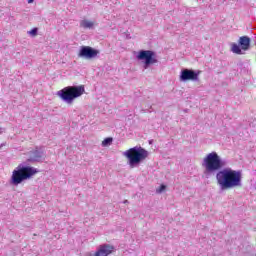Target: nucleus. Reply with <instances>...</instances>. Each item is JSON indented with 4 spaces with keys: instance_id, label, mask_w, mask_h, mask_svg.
Segmentation results:
<instances>
[{
    "instance_id": "1",
    "label": "nucleus",
    "mask_w": 256,
    "mask_h": 256,
    "mask_svg": "<svg viewBox=\"0 0 256 256\" xmlns=\"http://www.w3.org/2000/svg\"><path fill=\"white\" fill-rule=\"evenodd\" d=\"M225 165H227V161L221 159L217 152H211L207 154L202 161L204 175L208 177L209 175L216 173V181L217 185L220 187V191H227V189H235V187H241L243 185L242 172L240 170H233L231 168L223 169Z\"/></svg>"
},
{
    "instance_id": "2",
    "label": "nucleus",
    "mask_w": 256,
    "mask_h": 256,
    "mask_svg": "<svg viewBox=\"0 0 256 256\" xmlns=\"http://www.w3.org/2000/svg\"><path fill=\"white\" fill-rule=\"evenodd\" d=\"M45 160L43 151L35 149L29 152L28 159L19 164L16 169L12 172L11 185L17 187L21 185L23 181L31 179L33 176L39 173V169L30 166L33 163H41Z\"/></svg>"
},
{
    "instance_id": "3",
    "label": "nucleus",
    "mask_w": 256,
    "mask_h": 256,
    "mask_svg": "<svg viewBox=\"0 0 256 256\" xmlns=\"http://www.w3.org/2000/svg\"><path fill=\"white\" fill-rule=\"evenodd\" d=\"M124 157L128 159V165L131 169H135V167H139L149 157V152L145 148L136 146L125 151Z\"/></svg>"
},
{
    "instance_id": "4",
    "label": "nucleus",
    "mask_w": 256,
    "mask_h": 256,
    "mask_svg": "<svg viewBox=\"0 0 256 256\" xmlns=\"http://www.w3.org/2000/svg\"><path fill=\"white\" fill-rule=\"evenodd\" d=\"M85 93V86H68L63 88L62 90L57 92L58 97L64 101V103H67L68 105H71L75 99L78 97H81Z\"/></svg>"
},
{
    "instance_id": "5",
    "label": "nucleus",
    "mask_w": 256,
    "mask_h": 256,
    "mask_svg": "<svg viewBox=\"0 0 256 256\" xmlns=\"http://www.w3.org/2000/svg\"><path fill=\"white\" fill-rule=\"evenodd\" d=\"M138 61H144L143 69H149L151 65H155V63H159L157 59V53L153 50H140L136 56Z\"/></svg>"
},
{
    "instance_id": "6",
    "label": "nucleus",
    "mask_w": 256,
    "mask_h": 256,
    "mask_svg": "<svg viewBox=\"0 0 256 256\" xmlns=\"http://www.w3.org/2000/svg\"><path fill=\"white\" fill-rule=\"evenodd\" d=\"M199 75H201L200 70H193L189 68H184L180 72V81L187 83V81H199Z\"/></svg>"
},
{
    "instance_id": "7",
    "label": "nucleus",
    "mask_w": 256,
    "mask_h": 256,
    "mask_svg": "<svg viewBox=\"0 0 256 256\" xmlns=\"http://www.w3.org/2000/svg\"><path fill=\"white\" fill-rule=\"evenodd\" d=\"M99 53V50L94 49L91 46H82L80 48L78 57H82L83 59H95Z\"/></svg>"
},
{
    "instance_id": "8",
    "label": "nucleus",
    "mask_w": 256,
    "mask_h": 256,
    "mask_svg": "<svg viewBox=\"0 0 256 256\" xmlns=\"http://www.w3.org/2000/svg\"><path fill=\"white\" fill-rule=\"evenodd\" d=\"M113 249L115 247L109 245V244H104L100 245L98 250L95 252L94 256H108L113 253Z\"/></svg>"
},
{
    "instance_id": "9",
    "label": "nucleus",
    "mask_w": 256,
    "mask_h": 256,
    "mask_svg": "<svg viewBox=\"0 0 256 256\" xmlns=\"http://www.w3.org/2000/svg\"><path fill=\"white\" fill-rule=\"evenodd\" d=\"M239 45L243 51H248L249 47H251V38L249 36L240 37Z\"/></svg>"
},
{
    "instance_id": "10",
    "label": "nucleus",
    "mask_w": 256,
    "mask_h": 256,
    "mask_svg": "<svg viewBox=\"0 0 256 256\" xmlns=\"http://www.w3.org/2000/svg\"><path fill=\"white\" fill-rule=\"evenodd\" d=\"M94 23L89 20H82L80 22V27H83V29H93Z\"/></svg>"
},
{
    "instance_id": "11",
    "label": "nucleus",
    "mask_w": 256,
    "mask_h": 256,
    "mask_svg": "<svg viewBox=\"0 0 256 256\" xmlns=\"http://www.w3.org/2000/svg\"><path fill=\"white\" fill-rule=\"evenodd\" d=\"M232 53H236V55H244L241 46L235 43L232 44Z\"/></svg>"
},
{
    "instance_id": "12",
    "label": "nucleus",
    "mask_w": 256,
    "mask_h": 256,
    "mask_svg": "<svg viewBox=\"0 0 256 256\" xmlns=\"http://www.w3.org/2000/svg\"><path fill=\"white\" fill-rule=\"evenodd\" d=\"M112 143H113V138H111V137L105 138L102 141L103 147H108V145H111Z\"/></svg>"
},
{
    "instance_id": "13",
    "label": "nucleus",
    "mask_w": 256,
    "mask_h": 256,
    "mask_svg": "<svg viewBox=\"0 0 256 256\" xmlns=\"http://www.w3.org/2000/svg\"><path fill=\"white\" fill-rule=\"evenodd\" d=\"M38 29L37 28H33L31 31H29L28 33H29V35H32L33 37H35V35H37V33H38Z\"/></svg>"
},
{
    "instance_id": "14",
    "label": "nucleus",
    "mask_w": 256,
    "mask_h": 256,
    "mask_svg": "<svg viewBox=\"0 0 256 256\" xmlns=\"http://www.w3.org/2000/svg\"><path fill=\"white\" fill-rule=\"evenodd\" d=\"M165 189H167V186L162 184V185H160V188L157 190V193H163V191H165Z\"/></svg>"
},
{
    "instance_id": "15",
    "label": "nucleus",
    "mask_w": 256,
    "mask_h": 256,
    "mask_svg": "<svg viewBox=\"0 0 256 256\" xmlns=\"http://www.w3.org/2000/svg\"><path fill=\"white\" fill-rule=\"evenodd\" d=\"M34 0H28V3H33Z\"/></svg>"
},
{
    "instance_id": "16",
    "label": "nucleus",
    "mask_w": 256,
    "mask_h": 256,
    "mask_svg": "<svg viewBox=\"0 0 256 256\" xmlns=\"http://www.w3.org/2000/svg\"><path fill=\"white\" fill-rule=\"evenodd\" d=\"M123 203H129V200H124V202Z\"/></svg>"
}]
</instances>
